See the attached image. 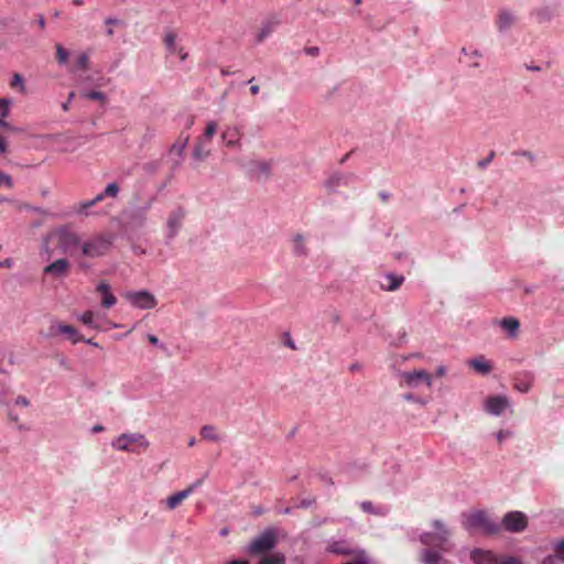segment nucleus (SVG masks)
<instances>
[{
  "label": "nucleus",
  "mask_w": 564,
  "mask_h": 564,
  "mask_svg": "<svg viewBox=\"0 0 564 564\" xmlns=\"http://www.w3.org/2000/svg\"><path fill=\"white\" fill-rule=\"evenodd\" d=\"M462 525L469 533L482 532L485 534H496L500 530V524L492 520L484 510L463 513Z\"/></svg>",
  "instance_id": "f257e3e1"
},
{
  "label": "nucleus",
  "mask_w": 564,
  "mask_h": 564,
  "mask_svg": "<svg viewBox=\"0 0 564 564\" xmlns=\"http://www.w3.org/2000/svg\"><path fill=\"white\" fill-rule=\"evenodd\" d=\"M433 532H423L420 534V542L426 546H435L441 552H449L453 547L449 539L452 531L442 520L432 521Z\"/></svg>",
  "instance_id": "f03ea898"
},
{
  "label": "nucleus",
  "mask_w": 564,
  "mask_h": 564,
  "mask_svg": "<svg viewBox=\"0 0 564 564\" xmlns=\"http://www.w3.org/2000/svg\"><path fill=\"white\" fill-rule=\"evenodd\" d=\"M112 234H102L93 237L82 245V253L88 258H97L106 254L113 242Z\"/></svg>",
  "instance_id": "7ed1b4c3"
},
{
  "label": "nucleus",
  "mask_w": 564,
  "mask_h": 564,
  "mask_svg": "<svg viewBox=\"0 0 564 564\" xmlns=\"http://www.w3.org/2000/svg\"><path fill=\"white\" fill-rule=\"evenodd\" d=\"M111 446L117 451L135 453V447L145 449L150 442L142 433H122L112 440Z\"/></svg>",
  "instance_id": "20e7f679"
},
{
  "label": "nucleus",
  "mask_w": 564,
  "mask_h": 564,
  "mask_svg": "<svg viewBox=\"0 0 564 564\" xmlns=\"http://www.w3.org/2000/svg\"><path fill=\"white\" fill-rule=\"evenodd\" d=\"M186 212L182 207H176L167 215L165 221V243H171L175 237L180 234L183 221L185 219Z\"/></svg>",
  "instance_id": "39448f33"
},
{
  "label": "nucleus",
  "mask_w": 564,
  "mask_h": 564,
  "mask_svg": "<svg viewBox=\"0 0 564 564\" xmlns=\"http://www.w3.org/2000/svg\"><path fill=\"white\" fill-rule=\"evenodd\" d=\"M276 544V532L273 529H267L263 533L257 536L247 546V552L250 554H262L271 551Z\"/></svg>",
  "instance_id": "423d86ee"
},
{
  "label": "nucleus",
  "mask_w": 564,
  "mask_h": 564,
  "mask_svg": "<svg viewBox=\"0 0 564 564\" xmlns=\"http://www.w3.org/2000/svg\"><path fill=\"white\" fill-rule=\"evenodd\" d=\"M122 296L129 302V304L139 310H151L158 304L155 296L147 291H127Z\"/></svg>",
  "instance_id": "0eeeda50"
},
{
  "label": "nucleus",
  "mask_w": 564,
  "mask_h": 564,
  "mask_svg": "<svg viewBox=\"0 0 564 564\" xmlns=\"http://www.w3.org/2000/svg\"><path fill=\"white\" fill-rule=\"evenodd\" d=\"M155 198L151 197L143 206L132 207L124 212V216L128 220L130 227L140 229L147 225L148 221V212L152 207Z\"/></svg>",
  "instance_id": "6e6552de"
},
{
  "label": "nucleus",
  "mask_w": 564,
  "mask_h": 564,
  "mask_svg": "<svg viewBox=\"0 0 564 564\" xmlns=\"http://www.w3.org/2000/svg\"><path fill=\"white\" fill-rule=\"evenodd\" d=\"M510 409V400L503 394L488 397L484 402V410L492 416H500Z\"/></svg>",
  "instance_id": "1a4fd4ad"
},
{
  "label": "nucleus",
  "mask_w": 564,
  "mask_h": 564,
  "mask_svg": "<svg viewBox=\"0 0 564 564\" xmlns=\"http://www.w3.org/2000/svg\"><path fill=\"white\" fill-rule=\"evenodd\" d=\"M399 377L410 388H417L421 384H425L427 388L432 387V377L423 369L400 372Z\"/></svg>",
  "instance_id": "9d476101"
},
{
  "label": "nucleus",
  "mask_w": 564,
  "mask_h": 564,
  "mask_svg": "<svg viewBox=\"0 0 564 564\" xmlns=\"http://www.w3.org/2000/svg\"><path fill=\"white\" fill-rule=\"evenodd\" d=\"M76 317L84 325L96 330L106 329V326L109 323L105 313L93 310L78 314Z\"/></svg>",
  "instance_id": "9b49d317"
},
{
  "label": "nucleus",
  "mask_w": 564,
  "mask_h": 564,
  "mask_svg": "<svg viewBox=\"0 0 564 564\" xmlns=\"http://www.w3.org/2000/svg\"><path fill=\"white\" fill-rule=\"evenodd\" d=\"M501 524L509 532H522L528 527V518L521 511H510L505 514Z\"/></svg>",
  "instance_id": "f8f14e48"
},
{
  "label": "nucleus",
  "mask_w": 564,
  "mask_h": 564,
  "mask_svg": "<svg viewBox=\"0 0 564 564\" xmlns=\"http://www.w3.org/2000/svg\"><path fill=\"white\" fill-rule=\"evenodd\" d=\"M242 135V128L238 124H231L225 127L220 138L227 148L240 149Z\"/></svg>",
  "instance_id": "ddd939ff"
},
{
  "label": "nucleus",
  "mask_w": 564,
  "mask_h": 564,
  "mask_svg": "<svg viewBox=\"0 0 564 564\" xmlns=\"http://www.w3.org/2000/svg\"><path fill=\"white\" fill-rule=\"evenodd\" d=\"M58 247L64 252H72L74 249L80 246V239L78 235L70 231L67 228H61L57 230Z\"/></svg>",
  "instance_id": "4468645a"
},
{
  "label": "nucleus",
  "mask_w": 564,
  "mask_h": 564,
  "mask_svg": "<svg viewBox=\"0 0 564 564\" xmlns=\"http://www.w3.org/2000/svg\"><path fill=\"white\" fill-rule=\"evenodd\" d=\"M354 174H346L341 172L332 173L324 182V186L328 192H336L340 186H348L355 181Z\"/></svg>",
  "instance_id": "2eb2a0df"
},
{
  "label": "nucleus",
  "mask_w": 564,
  "mask_h": 564,
  "mask_svg": "<svg viewBox=\"0 0 564 564\" xmlns=\"http://www.w3.org/2000/svg\"><path fill=\"white\" fill-rule=\"evenodd\" d=\"M200 480H197L196 482L188 486L186 489L177 491L166 498L163 502L165 503L166 508L169 510L176 509L186 498H188L194 490L200 485Z\"/></svg>",
  "instance_id": "dca6fc26"
},
{
  "label": "nucleus",
  "mask_w": 564,
  "mask_h": 564,
  "mask_svg": "<svg viewBox=\"0 0 564 564\" xmlns=\"http://www.w3.org/2000/svg\"><path fill=\"white\" fill-rule=\"evenodd\" d=\"M106 195H104V192L96 195L93 199L89 200H83L79 203L74 204L69 210L67 212V215H89V208L101 202Z\"/></svg>",
  "instance_id": "f3484780"
},
{
  "label": "nucleus",
  "mask_w": 564,
  "mask_h": 564,
  "mask_svg": "<svg viewBox=\"0 0 564 564\" xmlns=\"http://www.w3.org/2000/svg\"><path fill=\"white\" fill-rule=\"evenodd\" d=\"M96 292L100 293V305L104 308H111L117 303V297L112 294L111 288L106 282H100L96 286Z\"/></svg>",
  "instance_id": "a211bd4d"
},
{
  "label": "nucleus",
  "mask_w": 564,
  "mask_h": 564,
  "mask_svg": "<svg viewBox=\"0 0 564 564\" xmlns=\"http://www.w3.org/2000/svg\"><path fill=\"white\" fill-rule=\"evenodd\" d=\"M327 551L339 555H355L357 556L358 549L352 547L347 541H333L328 544Z\"/></svg>",
  "instance_id": "6ab92c4d"
},
{
  "label": "nucleus",
  "mask_w": 564,
  "mask_h": 564,
  "mask_svg": "<svg viewBox=\"0 0 564 564\" xmlns=\"http://www.w3.org/2000/svg\"><path fill=\"white\" fill-rule=\"evenodd\" d=\"M56 334H65L68 336V338L74 343H79L83 340L82 336H79L78 332L69 325L65 324H53L50 327V335H56Z\"/></svg>",
  "instance_id": "aec40b11"
},
{
  "label": "nucleus",
  "mask_w": 564,
  "mask_h": 564,
  "mask_svg": "<svg viewBox=\"0 0 564 564\" xmlns=\"http://www.w3.org/2000/svg\"><path fill=\"white\" fill-rule=\"evenodd\" d=\"M518 22V18L508 10H501L497 18V26L500 32L509 31L516 23Z\"/></svg>",
  "instance_id": "412c9836"
},
{
  "label": "nucleus",
  "mask_w": 564,
  "mask_h": 564,
  "mask_svg": "<svg viewBox=\"0 0 564 564\" xmlns=\"http://www.w3.org/2000/svg\"><path fill=\"white\" fill-rule=\"evenodd\" d=\"M69 262L66 259H58L44 268V273L59 278L66 274Z\"/></svg>",
  "instance_id": "4be33fe9"
},
{
  "label": "nucleus",
  "mask_w": 564,
  "mask_h": 564,
  "mask_svg": "<svg viewBox=\"0 0 564 564\" xmlns=\"http://www.w3.org/2000/svg\"><path fill=\"white\" fill-rule=\"evenodd\" d=\"M470 558L475 564H498V557L492 552L480 549L474 550Z\"/></svg>",
  "instance_id": "5701e85b"
},
{
  "label": "nucleus",
  "mask_w": 564,
  "mask_h": 564,
  "mask_svg": "<svg viewBox=\"0 0 564 564\" xmlns=\"http://www.w3.org/2000/svg\"><path fill=\"white\" fill-rule=\"evenodd\" d=\"M181 37H164V43L166 50L171 54L178 55L181 61H184L187 57V53L184 51V48L181 46L178 40Z\"/></svg>",
  "instance_id": "b1692460"
},
{
  "label": "nucleus",
  "mask_w": 564,
  "mask_h": 564,
  "mask_svg": "<svg viewBox=\"0 0 564 564\" xmlns=\"http://www.w3.org/2000/svg\"><path fill=\"white\" fill-rule=\"evenodd\" d=\"M383 278L388 283L387 284L381 283V288L388 292H393V291L398 290L404 281L403 275H398V274H393V273H387V274H384Z\"/></svg>",
  "instance_id": "393cba45"
},
{
  "label": "nucleus",
  "mask_w": 564,
  "mask_h": 564,
  "mask_svg": "<svg viewBox=\"0 0 564 564\" xmlns=\"http://www.w3.org/2000/svg\"><path fill=\"white\" fill-rule=\"evenodd\" d=\"M468 365L477 372L481 373V375H488L491 369H492V366L489 361L486 360V358L484 356H479L477 358H474V359H470L468 361Z\"/></svg>",
  "instance_id": "a878e982"
},
{
  "label": "nucleus",
  "mask_w": 564,
  "mask_h": 564,
  "mask_svg": "<svg viewBox=\"0 0 564 564\" xmlns=\"http://www.w3.org/2000/svg\"><path fill=\"white\" fill-rule=\"evenodd\" d=\"M421 562H422V564H442L443 556L436 550L424 549L421 552Z\"/></svg>",
  "instance_id": "bb28decb"
},
{
  "label": "nucleus",
  "mask_w": 564,
  "mask_h": 564,
  "mask_svg": "<svg viewBox=\"0 0 564 564\" xmlns=\"http://www.w3.org/2000/svg\"><path fill=\"white\" fill-rule=\"evenodd\" d=\"M500 325L508 333L509 337L514 338L518 334L520 323L514 317H505L500 321Z\"/></svg>",
  "instance_id": "cd10ccee"
},
{
  "label": "nucleus",
  "mask_w": 564,
  "mask_h": 564,
  "mask_svg": "<svg viewBox=\"0 0 564 564\" xmlns=\"http://www.w3.org/2000/svg\"><path fill=\"white\" fill-rule=\"evenodd\" d=\"M281 24V19L279 15L273 14L270 15L265 21L262 23L261 33L259 35H269L270 33H273L276 31V28Z\"/></svg>",
  "instance_id": "c85d7f7f"
},
{
  "label": "nucleus",
  "mask_w": 564,
  "mask_h": 564,
  "mask_svg": "<svg viewBox=\"0 0 564 564\" xmlns=\"http://www.w3.org/2000/svg\"><path fill=\"white\" fill-rule=\"evenodd\" d=\"M292 251L297 257H304L307 254L304 236L296 234L292 238Z\"/></svg>",
  "instance_id": "c756f323"
},
{
  "label": "nucleus",
  "mask_w": 564,
  "mask_h": 564,
  "mask_svg": "<svg viewBox=\"0 0 564 564\" xmlns=\"http://www.w3.org/2000/svg\"><path fill=\"white\" fill-rule=\"evenodd\" d=\"M200 435L204 440L218 443L223 440V437L218 434L216 426L214 425H203L200 427Z\"/></svg>",
  "instance_id": "7c9ffc66"
},
{
  "label": "nucleus",
  "mask_w": 564,
  "mask_h": 564,
  "mask_svg": "<svg viewBox=\"0 0 564 564\" xmlns=\"http://www.w3.org/2000/svg\"><path fill=\"white\" fill-rule=\"evenodd\" d=\"M360 508L364 512L375 516L384 517L388 513V509L384 507H376L371 501L360 502Z\"/></svg>",
  "instance_id": "2f4dec72"
},
{
  "label": "nucleus",
  "mask_w": 564,
  "mask_h": 564,
  "mask_svg": "<svg viewBox=\"0 0 564 564\" xmlns=\"http://www.w3.org/2000/svg\"><path fill=\"white\" fill-rule=\"evenodd\" d=\"M106 25L108 26L107 29V33L109 35H111L113 32H122L124 31L123 26H124V22L122 20H119V19H107L105 21Z\"/></svg>",
  "instance_id": "473e14b6"
},
{
  "label": "nucleus",
  "mask_w": 564,
  "mask_h": 564,
  "mask_svg": "<svg viewBox=\"0 0 564 564\" xmlns=\"http://www.w3.org/2000/svg\"><path fill=\"white\" fill-rule=\"evenodd\" d=\"M285 556L283 553L276 552L272 555L263 557L258 564H284Z\"/></svg>",
  "instance_id": "72a5a7b5"
},
{
  "label": "nucleus",
  "mask_w": 564,
  "mask_h": 564,
  "mask_svg": "<svg viewBox=\"0 0 564 564\" xmlns=\"http://www.w3.org/2000/svg\"><path fill=\"white\" fill-rule=\"evenodd\" d=\"M217 129H218V124L216 121L207 122L203 139L200 141L209 142L213 139V137L216 134Z\"/></svg>",
  "instance_id": "f704fd0d"
},
{
  "label": "nucleus",
  "mask_w": 564,
  "mask_h": 564,
  "mask_svg": "<svg viewBox=\"0 0 564 564\" xmlns=\"http://www.w3.org/2000/svg\"><path fill=\"white\" fill-rule=\"evenodd\" d=\"M253 170L263 176H268L270 173V163L267 161H254L252 162Z\"/></svg>",
  "instance_id": "c9c22d12"
},
{
  "label": "nucleus",
  "mask_w": 564,
  "mask_h": 564,
  "mask_svg": "<svg viewBox=\"0 0 564 564\" xmlns=\"http://www.w3.org/2000/svg\"><path fill=\"white\" fill-rule=\"evenodd\" d=\"M204 141H199L194 149L193 156L197 161H204L209 155V151L204 149Z\"/></svg>",
  "instance_id": "e433bc0d"
},
{
  "label": "nucleus",
  "mask_w": 564,
  "mask_h": 564,
  "mask_svg": "<svg viewBox=\"0 0 564 564\" xmlns=\"http://www.w3.org/2000/svg\"><path fill=\"white\" fill-rule=\"evenodd\" d=\"M75 65L79 69H85L88 65V55L86 53H77L74 55Z\"/></svg>",
  "instance_id": "4c0bfd02"
},
{
  "label": "nucleus",
  "mask_w": 564,
  "mask_h": 564,
  "mask_svg": "<svg viewBox=\"0 0 564 564\" xmlns=\"http://www.w3.org/2000/svg\"><path fill=\"white\" fill-rule=\"evenodd\" d=\"M69 53L62 45H56V57L59 64H66L68 61Z\"/></svg>",
  "instance_id": "58836bf2"
},
{
  "label": "nucleus",
  "mask_w": 564,
  "mask_h": 564,
  "mask_svg": "<svg viewBox=\"0 0 564 564\" xmlns=\"http://www.w3.org/2000/svg\"><path fill=\"white\" fill-rule=\"evenodd\" d=\"M552 547L560 561L564 562V540L554 541Z\"/></svg>",
  "instance_id": "ea45409f"
},
{
  "label": "nucleus",
  "mask_w": 564,
  "mask_h": 564,
  "mask_svg": "<svg viewBox=\"0 0 564 564\" xmlns=\"http://www.w3.org/2000/svg\"><path fill=\"white\" fill-rule=\"evenodd\" d=\"M118 193H119V186L115 182L109 183L106 186V188L104 189V195H106L107 197L116 198L118 196Z\"/></svg>",
  "instance_id": "a19ab883"
},
{
  "label": "nucleus",
  "mask_w": 564,
  "mask_h": 564,
  "mask_svg": "<svg viewBox=\"0 0 564 564\" xmlns=\"http://www.w3.org/2000/svg\"><path fill=\"white\" fill-rule=\"evenodd\" d=\"M14 185L12 177L0 170V186L12 188Z\"/></svg>",
  "instance_id": "79ce46f5"
},
{
  "label": "nucleus",
  "mask_w": 564,
  "mask_h": 564,
  "mask_svg": "<svg viewBox=\"0 0 564 564\" xmlns=\"http://www.w3.org/2000/svg\"><path fill=\"white\" fill-rule=\"evenodd\" d=\"M12 101L8 98H0V113L2 118L9 115L10 106Z\"/></svg>",
  "instance_id": "37998d69"
},
{
  "label": "nucleus",
  "mask_w": 564,
  "mask_h": 564,
  "mask_svg": "<svg viewBox=\"0 0 564 564\" xmlns=\"http://www.w3.org/2000/svg\"><path fill=\"white\" fill-rule=\"evenodd\" d=\"M531 386H532L531 381L518 380L514 383V389L519 392L527 393L530 391Z\"/></svg>",
  "instance_id": "c03bdc74"
},
{
  "label": "nucleus",
  "mask_w": 564,
  "mask_h": 564,
  "mask_svg": "<svg viewBox=\"0 0 564 564\" xmlns=\"http://www.w3.org/2000/svg\"><path fill=\"white\" fill-rule=\"evenodd\" d=\"M11 86L12 87H19L20 91H24L25 90L24 79H23V77L20 74H14L13 75L12 80H11Z\"/></svg>",
  "instance_id": "a18cd8bd"
},
{
  "label": "nucleus",
  "mask_w": 564,
  "mask_h": 564,
  "mask_svg": "<svg viewBox=\"0 0 564 564\" xmlns=\"http://www.w3.org/2000/svg\"><path fill=\"white\" fill-rule=\"evenodd\" d=\"M84 97L93 100H101L104 101L106 99V95L101 91L91 90L84 94Z\"/></svg>",
  "instance_id": "49530a36"
},
{
  "label": "nucleus",
  "mask_w": 564,
  "mask_h": 564,
  "mask_svg": "<svg viewBox=\"0 0 564 564\" xmlns=\"http://www.w3.org/2000/svg\"><path fill=\"white\" fill-rule=\"evenodd\" d=\"M402 398H403V400H405L408 402H415V403H419L421 405H424L426 403L424 399H422L420 397H416L413 393H405V394H403Z\"/></svg>",
  "instance_id": "de8ad7c7"
},
{
  "label": "nucleus",
  "mask_w": 564,
  "mask_h": 564,
  "mask_svg": "<svg viewBox=\"0 0 564 564\" xmlns=\"http://www.w3.org/2000/svg\"><path fill=\"white\" fill-rule=\"evenodd\" d=\"M494 156H495V152H490L487 158H485L478 162V166L480 169H486L488 166V164L492 161Z\"/></svg>",
  "instance_id": "09e8293b"
},
{
  "label": "nucleus",
  "mask_w": 564,
  "mask_h": 564,
  "mask_svg": "<svg viewBox=\"0 0 564 564\" xmlns=\"http://www.w3.org/2000/svg\"><path fill=\"white\" fill-rule=\"evenodd\" d=\"M498 564H522L518 558L513 556L498 558Z\"/></svg>",
  "instance_id": "8fccbe9b"
},
{
  "label": "nucleus",
  "mask_w": 564,
  "mask_h": 564,
  "mask_svg": "<svg viewBox=\"0 0 564 564\" xmlns=\"http://www.w3.org/2000/svg\"><path fill=\"white\" fill-rule=\"evenodd\" d=\"M14 403H15L17 405H20V406H24V408H26V406H29V405H30V400H29L26 397H24V395H19V397L14 400Z\"/></svg>",
  "instance_id": "3c124183"
},
{
  "label": "nucleus",
  "mask_w": 564,
  "mask_h": 564,
  "mask_svg": "<svg viewBox=\"0 0 564 564\" xmlns=\"http://www.w3.org/2000/svg\"><path fill=\"white\" fill-rule=\"evenodd\" d=\"M511 435V432L510 431H507V430H500L499 432H497L496 434V437L498 440V442H503L505 440H507L509 436Z\"/></svg>",
  "instance_id": "603ef678"
},
{
  "label": "nucleus",
  "mask_w": 564,
  "mask_h": 564,
  "mask_svg": "<svg viewBox=\"0 0 564 564\" xmlns=\"http://www.w3.org/2000/svg\"><path fill=\"white\" fill-rule=\"evenodd\" d=\"M560 561V558L556 556V553L547 555L543 558L542 564H556V562Z\"/></svg>",
  "instance_id": "864d4df0"
},
{
  "label": "nucleus",
  "mask_w": 564,
  "mask_h": 564,
  "mask_svg": "<svg viewBox=\"0 0 564 564\" xmlns=\"http://www.w3.org/2000/svg\"><path fill=\"white\" fill-rule=\"evenodd\" d=\"M304 53L310 56H317L319 54V48L317 46H308L304 48Z\"/></svg>",
  "instance_id": "5fc2aeb1"
},
{
  "label": "nucleus",
  "mask_w": 564,
  "mask_h": 564,
  "mask_svg": "<svg viewBox=\"0 0 564 564\" xmlns=\"http://www.w3.org/2000/svg\"><path fill=\"white\" fill-rule=\"evenodd\" d=\"M148 340L152 344V345H155L160 348H164V345L162 343H160L159 338L153 335V334H149L148 335Z\"/></svg>",
  "instance_id": "6e6d98bb"
},
{
  "label": "nucleus",
  "mask_w": 564,
  "mask_h": 564,
  "mask_svg": "<svg viewBox=\"0 0 564 564\" xmlns=\"http://www.w3.org/2000/svg\"><path fill=\"white\" fill-rule=\"evenodd\" d=\"M462 52H463L465 55L470 54V55H471V56H474V57H480V56H481V54H480L477 50H469V51H468L466 47H463V48H462Z\"/></svg>",
  "instance_id": "4d7b16f0"
},
{
  "label": "nucleus",
  "mask_w": 564,
  "mask_h": 564,
  "mask_svg": "<svg viewBox=\"0 0 564 564\" xmlns=\"http://www.w3.org/2000/svg\"><path fill=\"white\" fill-rule=\"evenodd\" d=\"M13 265V260L10 258H7L2 261H0V268H11Z\"/></svg>",
  "instance_id": "13d9d810"
},
{
  "label": "nucleus",
  "mask_w": 564,
  "mask_h": 564,
  "mask_svg": "<svg viewBox=\"0 0 564 564\" xmlns=\"http://www.w3.org/2000/svg\"><path fill=\"white\" fill-rule=\"evenodd\" d=\"M313 503L312 499H303L296 507L297 508H308Z\"/></svg>",
  "instance_id": "bf43d9fd"
},
{
  "label": "nucleus",
  "mask_w": 564,
  "mask_h": 564,
  "mask_svg": "<svg viewBox=\"0 0 564 564\" xmlns=\"http://www.w3.org/2000/svg\"><path fill=\"white\" fill-rule=\"evenodd\" d=\"M187 144V138L180 144H174L173 149H177L178 153H182Z\"/></svg>",
  "instance_id": "052dcab7"
},
{
  "label": "nucleus",
  "mask_w": 564,
  "mask_h": 564,
  "mask_svg": "<svg viewBox=\"0 0 564 564\" xmlns=\"http://www.w3.org/2000/svg\"><path fill=\"white\" fill-rule=\"evenodd\" d=\"M7 150V143L4 138L0 134V154L4 153Z\"/></svg>",
  "instance_id": "680f3d73"
},
{
  "label": "nucleus",
  "mask_w": 564,
  "mask_h": 564,
  "mask_svg": "<svg viewBox=\"0 0 564 564\" xmlns=\"http://www.w3.org/2000/svg\"><path fill=\"white\" fill-rule=\"evenodd\" d=\"M521 155L527 158L530 161H534L535 160V155L532 152H530V151H523L521 153Z\"/></svg>",
  "instance_id": "e2e57ef3"
},
{
  "label": "nucleus",
  "mask_w": 564,
  "mask_h": 564,
  "mask_svg": "<svg viewBox=\"0 0 564 564\" xmlns=\"http://www.w3.org/2000/svg\"><path fill=\"white\" fill-rule=\"evenodd\" d=\"M525 68L530 72H540L541 67L539 65H525Z\"/></svg>",
  "instance_id": "0e129e2a"
},
{
  "label": "nucleus",
  "mask_w": 564,
  "mask_h": 564,
  "mask_svg": "<svg viewBox=\"0 0 564 564\" xmlns=\"http://www.w3.org/2000/svg\"><path fill=\"white\" fill-rule=\"evenodd\" d=\"M104 430H105V429H104V426H102V425H100V424H96V425H94V426L91 427V432H93V433H99V432H102Z\"/></svg>",
  "instance_id": "69168bd1"
},
{
  "label": "nucleus",
  "mask_w": 564,
  "mask_h": 564,
  "mask_svg": "<svg viewBox=\"0 0 564 564\" xmlns=\"http://www.w3.org/2000/svg\"><path fill=\"white\" fill-rule=\"evenodd\" d=\"M0 126H2L3 128L6 129H9V130H14L10 124L9 122L4 121L3 118L0 119Z\"/></svg>",
  "instance_id": "338daca9"
},
{
  "label": "nucleus",
  "mask_w": 564,
  "mask_h": 564,
  "mask_svg": "<svg viewBox=\"0 0 564 564\" xmlns=\"http://www.w3.org/2000/svg\"><path fill=\"white\" fill-rule=\"evenodd\" d=\"M227 564H249V563L245 560H232V561L228 562Z\"/></svg>",
  "instance_id": "774afa93"
}]
</instances>
